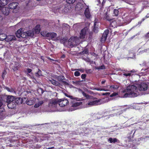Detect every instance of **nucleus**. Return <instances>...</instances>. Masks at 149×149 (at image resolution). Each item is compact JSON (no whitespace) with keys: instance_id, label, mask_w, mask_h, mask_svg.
Wrapping results in <instances>:
<instances>
[{"instance_id":"1","label":"nucleus","mask_w":149,"mask_h":149,"mask_svg":"<svg viewBox=\"0 0 149 149\" xmlns=\"http://www.w3.org/2000/svg\"><path fill=\"white\" fill-rule=\"evenodd\" d=\"M137 86L135 85H129L127 86L126 90L122 93L121 97H135L139 95L138 91Z\"/></svg>"},{"instance_id":"2","label":"nucleus","mask_w":149,"mask_h":149,"mask_svg":"<svg viewBox=\"0 0 149 149\" xmlns=\"http://www.w3.org/2000/svg\"><path fill=\"white\" fill-rule=\"evenodd\" d=\"M71 99V106L69 109L70 111H72L78 109L79 106L82 104V102L80 101L79 98L70 95L68 96Z\"/></svg>"},{"instance_id":"3","label":"nucleus","mask_w":149,"mask_h":149,"mask_svg":"<svg viewBox=\"0 0 149 149\" xmlns=\"http://www.w3.org/2000/svg\"><path fill=\"white\" fill-rule=\"evenodd\" d=\"M23 31V29H22L17 30L16 33L17 37L19 38L21 37L22 38H26L29 36L33 37L34 36L33 31H29L22 32Z\"/></svg>"},{"instance_id":"4","label":"nucleus","mask_w":149,"mask_h":149,"mask_svg":"<svg viewBox=\"0 0 149 149\" xmlns=\"http://www.w3.org/2000/svg\"><path fill=\"white\" fill-rule=\"evenodd\" d=\"M58 101V99H52L49 100L48 106L52 111H57L56 108Z\"/></svg>"},{"instance_id":"5","label":"nucleus","mask_w":149,"mask_h":149,"mask_svg":"<svg viewBox=\"0 0 149 149\" xmlns=\"http://www.w3.org/2000/svg\"><path fill=\"white\" fill-rule=\"evenodd\" d=\"M79 40L78 38L76 37H72L69 39L67 42V44L68 47H73L79 44Z\"/></svg>"},{"instance_id":"6","label":"nucleus","mask_w":149,"mask_h":149,"mask_svg":"<svg viewBox=\"0 0 149 149\" xmlns=\"http://www.w3.org/2000/svg\"><path fill=\"white\" fill-rule=\"evenodd\" d=\"M118 86L114 84L110 86L108 88V89H106L105 88L99 87L95 88V89L97 91H114L118 89Z\"/></svg>"},{"instance_id":"7","label":"nucleus","mask_w":149,"mask_h":149,"mask_svg":"<svg viewBox=\"0 0 149 149\" xmlns=\"http://www.w3.org/2000/svg\"><path fill=\"white\" fill-rule=\"evenodd\" d=\"M136 85L137 86L139 91H145L147 90L149 92V83L148 84H147L146 83L142 82L139 84L138 83L136 84Z\"/></svg>"},{"instance_id":"8","label":"nucleus","mask_w":149,"mask_h":149,"mask_svg":"<svg viewBox=\"0 0 149 149\" xmlns=\"http://www.w3.org/2000/svg\"><path fill=\"white\" fill-rule=\"evenodd\" d=\"M86 104V107L92 106L100 104L103 103L102 100L101 99L93 101H87Z\"/></svg>"},{"instance_id":"9","label":"nucleus","mask_w":149,"mask_h":149,"mask_svg":"<svg viewBox=\"0 0 149 149\" xmlns=\"http://www.w3.org/2000/svg\"><path fill=\"white\" fill-rule=\"evenodd\" d=\"M88 33L87 27H85L81 30L80 33V38L81 39H84Z\"/></svg>"},{"instance_id":"10","label":"nucleus","mask_w":149,"mask_h":149,"mask_svg":"<svg viewBox=\"0 0 149 149\" xmlns=\"http://www.w3.org/2000/svg\"><path fill=\"white\" fill-rule=\"evenodd\" d=\"M58 103L60 106L61 107H63L68 104V100L65 99H58Z\"/></svg>"},{"instance_id":"11","label":"nucleus","mask_w":149,"mask_h":149,"mask_svg":"<svg viewBox=\"0 0 149 149\" xmlns=\"http://www.w3.org/2000/svg\"><path fill=\"white\" fill-rule=\"evenodd\" d=\"M57 35L54 33H47V37L49 39L54 40L56 39Z\"/></svg>"},{"instance_id":"12","label":"nucleus","mask_w":149,"mask_h":149,"mask_svg":"<svg viewBox=\"0 0 149 149\" xmlns=\"http://www.w3.org/2000/svg\"><path fill=\"white\" fill-rule=\"evenodd\" d=\"M32 70L30 68H27V76L29 77L31 79H33V81L34 82H36V79L34 78L33 74L31 72Z\"/></svg>"},{"instance_id":"13","label":"nucleus","mask_w":149,"mask_h":149,"mask_svg":"<svg viewBox=\"0 0 149 149\" xmlns=\"http://www.w3.org/2000/svg\"><path fill=\"white\" fill-rule=\"evenodd\" d=\"M86 6V5L85 4H83L81 3H79L76 5L75 9L77 10H80L84 9L85 7Z\"/></svg>"},{"instance_id":"14","label":"nucleus","mask_w":149,"mask_h":149,"mask_svg":"<svg viewBox=\"0 0 149 149\" xmlns=\"http://www.w3.org/2000/svg\"><path fill=\"white\" fill-rule=\"evenodd\" d=\"M109 32V30H106L104 32L101 40V41L102 42H104L106 40Z\"/></svg>"},{"instance_id":"15","label":"nucleus","mask_w":149,"mask_h":149,"mask_svg":"<svg viewBox=\"0 0 149 149\" xmlns=\"http://www.w3.org/2000/svg\"><path fill=\"white\" fill-rule=\"evenodd\" d=\"M6 102L8 103L12 102H16L18 100L15 99L13 96H8L6 98Z\"/></svg>"},{"instance_id":"16","label":"nucleus","mask_w":149,"mask_h":149,"mask_svg":"<svg viewBox=\"0 0 149 149\" xmlns=\"http://www.w3.org/2000/svg\"><path fill=\"white\" fill-rule=\"evenodd\" d=\"M0 6L1 7V9L0 10V11H1L3 14L6 15H8L9 11V9L8 8H5L1 6Z\"/></svg>"},{"instance_id":"17","label":"nucleus","mask_w":149,"mask_h":149,"mask_svg":"<svg viewBox=\"0 0 149 149\" xmlns=\"http://www.w3.org/2000/svg\"><path fill=\"white\" fill-rule=\"evenodd\" d=\"M18 102L16 101V102H12L8 103L7 106L9 109H13L16 106V104H17Z\"/></svg>"},{"instance_id":"18","label":"nucleus","mask_w":149,"mask_h":149,"mask_svg":"<svg viewBox=\"0 0 149 149\" xmlns=\"http://www.w3.org/2000/svg\"><path fill=\"white\" fill-rule=\"evenodd\" d=\"M16 39L15 37L13 35H8L6 36V41L7 42H8L12 40H14Z\"/></svg>"},{"instance_id":"19","label":"nucleus","mask_w":149,"mask_h":149,"mask_svg":"<svg viewBox=\"0 0 149 149\" xmlns=\"http://www.w3.org/2000/svg\"><path fill=\"white\" fill-rule=\"evenodd\" d=\"M40 30V26L37 25L33 29L32 31H33L34 34H38L39 33Z\"/></svg>"},{"instance_id":"20","label":"nucleus","mask_w":149,"mask_h":149,"mask_svg":"<svg viewBox=\"0 0 149 149\" xmlns=\"http://www.w3.org/2000/svg\"><path fill=\"white\" fill-rule=\"evenodd\" d=\"M85 11L84 14L87 18H88L90 17V14L89 10L88 7L86 6L85 7Z\"/></svg>"},{"instance_id":"21","label":"nucleus","mask_w":149,"mask_h":149,"mask_svg":"<svg viewBox=\"0 0 149 149\" xmlns=\"http://www.w3.org/2000/svg\"><path fill=\"white\" fill-rule=\"evenodd\" d=\"M18 5L17 3H13L9 4L8 6L10 8L14 9L16 8Z\"/></svg>"},{"instance_id":"22","label":"nucleus","mask_w":149,"mask_h":149,"mask_svg":"<svg viewBox=\"0 0 149 149\" xmlns=\"http://www.w3.org/2000/svg\"><path fill=\"white\" fill-rule=\"evenodd\" d=\"M98 23V21L97 19H95V22L94 24V28L93 29L94 31L96 33L98 31L97 29V24Z\"/></svg>"},{"instance_id":"23","label":"nucleus","mask_w":149,"mask_h":149,"mask_svg":"<svg viewBox=\"0 0 149 149\" xmlns=\"http://www.w3.org/2000/svg\"><path fill=\"white\" fill-rule=\"evenodd\" d=\"M20 65L18 63H15L14 65L12 67L14 71H15L17 70L20 67Z\"/></svg>"},{"instance_id":"24","label":"nucleus","mask_w":149,"mask_h":149,"mask_svg":"<svg viewBox=\"0 0 149 149\" xmlns=\"http://www.w3.org/2000/svg\"><path fill=\"white\" fill-rule=\"evenodd\" d=\"M49 81L52 84L56 86H58L60 84L58 82L54 79L50 80Z\"/></svg>"},{"instance_id":"25","label":"nucleus","mask_w":149,"mask_h":149,"mask_svg":"<svg viewBox=\"0 0 149 149\" xmlns=\"http://www.w3.org/2000/svg\"><path fill=\"white\" fill-rule=\"evenodd\" d=\"M44 102L43 100H41L39 101L38 103H36L34 106V107L35 108L41 106Z\"/></svg>"},{"instance_id":"26","label":"nucleus","mask_w":149,"mask_h":149,"mask_svg":"<svg viewBox=\"0 0 149 149\" xmlns=\"http://www.w3.org/2000/svg\"><path fill=\"white\" fill-rule=\"evenodd\" d=\"M6 35L5 34L0 33V40L2 41L5 40H6Z\"/></svg>"},{"instance_id":"27","label":"nucleus","mask_w":149,"mask_h":149,"mask_svg":"<svg viewBox=\"0 0 149 149\" xmlns=\"http://www.w3.org/2000/svg\"><path fill=\"white\" fill-rule=\"evenodd\" d=\"M5 89H6L8 91L12 93H15V91L14 89L12 88H9L7 87H5Z\"/></svg>"},{"instance_id":"28","label":"nucleus","mask_w":149,"mask_h":149,"mask_svg":"<svg viewBox=\"0 0 149 149\" xmlns=\"http://www.w3.org/2000/svg\"><path fill=\"white\" fill-rule=\"evenodd\" d=\"M34 99H33V100H29L27 101L26 104L29 105H31L34 103Z\"/></svg>"},{"instance_id":"29","label":"nucleus","mask_w":149,"mask_h":149,"mask_svg":"<svg viewBox=\"0 0 149 149\" xmlns=\"http://www.w3.org/2000/svg\"><path fill=\"white\" fill-rule=\"evenodd\" d=\"M35 74L36 77H39L40 76L42 75L41 71L40 70H38V72L36 73Z\"/></svg>"},{"instance_id":"30","label":"nucleus","mask_w":149,"mask_h":149,"mask_svg":"<svg viewBox=\"0 0 149 149\" xmlns=\"http://www.w3.org/2000/svg\"><path fill=\"white\" fill-rule=\"evenodd\" d=\"M109 141H110L111 143H115L116 142H117V139L116 138H110L108 140Z\"/></svg>"},{"instance_id":"31","label":"nucleus","mask_w":149,"mask_h":149,"mask_svg":"<svg viewBox=\"0 0 149 149\" xmlns=\"http://www.w3.org/2000/svg\"><path fill=\"white\" fill-rule=\"evenodd\" d=\"M116 22L115 21H113L110 24V26L113 27H115L116 26Z\"/></svg>"},{"instance_id":"32","label":"nucleus","mask_w":149,"mask_h":149,"mask_svg":"<svg viewBox=\"0 0 149 149\" xmlns=\"http://www.w3.org/2000/svg\"><path fill=\"white\" fill-rule=\"evenodd\" d=\"M104 18L106 19L108 21H110L111 20V19L110 18L109 15L107 14V13H106L104 16Z\"/></svg>"},{"instance_id":"33","label":"nucleus","mask_w":149,"mask_h":149,"mask_svg":"<svg viewBox=\"0 0 149 149\" xmlns=\"http://www.w3.org/2000/svg\"><path fill=\"white\" fill-rule=\"evenodd\" d=\"M123 75L124 76H125L126 77H130L131 76L132 74L131 73L128 72L127 73L125 72H123Z\"/></svg>"},{"instance_id":"34","label":"nucleus","mask_w":149,"mask_h":149,"mask_svg":"<svg viewBox=\"0 0 149 149\" xmlns=\"http://www.w3.org/2000/svg\"><path fill=\"white\" fill-rule=\"evenodd\" d=\"M81 93L86 98L88 99L90 98V97L89 96V95L86 94L83 91H82Z\"/></svg>"},{"instance_id":"35","label":"nucleus","mask_w":149,"mask_h":149,"mask_svg":"<svg viewBox=\"0 0 149 149\" xmlns=\"http://www.w3.org/2000/svg\"><path fill=\"white\" fill-rule=\"evenodd\" d=\"M75 0H66V1L69 4H72L74 3Z\"/></svg>"},{"instance_id":"36","label":"nucleus","mask_w":149,"mask_h":149,"mask_svg":"<svg viewBox=\"0 0 149 149\" xmlns=\"http://www.w3.org/2000/svg\"><path fill=\"white\" fill-rule=\"evenodd\" d=\"M119 11L118 10L116 9H115L113 10L114 14L115 15L117 16L118 15Z\"/></svg>"},{"instance_id":"37","label":"nucleus","mask_w":149,"mask_h":149,"mask_svg":"<svg viewBox=\"0 0 149 149\" xmlns=\"http://www.w3.org/2000/svg\"><path fill=\"white\" fill-rule=\"evenodd\" d=\"M80 24L79 23H77L76 24H74L73 25V28L74 29H77V27H79V26Z\"/></svg>"},{"instance_id":"38","label":"nucleus","mask_w":149,"mask_h":149,"mask_svg":"<svg viewBox=\"0 0 149 149\" xmlns=\"http://www.w3.org/2000/svg\"><path fill=\"white\" fill-rule=\"evenodd\" d=\"M4 112V109L3 108H0V115H2Z\"/></svg>"},{"instance_id":"39","label":"nucleus","mask_w":149,"mask_h":149,"mask_svg":"<svg viewBox=\"0 0 149 149\" xmlns=\"http://www.w3.org/2000/svg\"><path fill=\"white\" fill-rule=\"evenodd\" d=\"M125 107H126V108H125V109H129L130 108H131L132 107V106H131V105H129L124 106L122 107L123 108H124Z\"/></svg>"},{"instance_id":"40","label":"nucleus","mask_w":149,"mask_h":149,"mask_svg":"<svg viewBox=\"0 0 149 149\" xmlns=\"http://www.w3.org/2000/svg\"><path fill=\"white\" fill-rule=\"evenodd\" d=\"M80 74V72L77 71H76L74 73V75L75 76L77 77L79 76Z\"/></svg>"},{"instance_id":"41","label":"nucleus","mask_w":149,"mask_h":149,"mask_svg":"<svg viewBox=\"0 0 149 149\" xmlns=\"http://www.w3.org/2000/svg\"><path fill=\"white\" fill-rule=\"evenodd\" d=\"M41 35L43 36L44 37H47V33L45 32H41Z\"/></svg>"},{"instance_id":"42","label":"nucleus","mask_w":149,"mask_h":149,"mask_svg":"<svg viewBox=\"0 0 149 149\" xmlns=\"http://www.w3.org/2000/svg\"><path fill=\"white\" fill-rule=\"evenodd\" d=\"M117 95H118V93H112V94H111L110 95V96L111 97H114V96H116Z\"/></svg>"},{"instance_id":"43","label":"nucleus","mask_w":149,"mask_h":149,"mask_svg":"<svg viewBox=\"0 0 149 149\" xmlns=\"http://www.w3.org/2000/svg\"><path fill=\"white\" fill-rule=\"evenodd\" d=\"M88 52V51L87 50V49H85V50H84L83 51V52H82V53L83 54H87Z\"/></svg>"},{"instance_id":"44","label":"nucleus","mask_w":149,"mask_h":149,"mask_svg":"<svg viewBox=\"0 0 149 149\" xmlns=\"http://www.w3.org/2000/svg\"><path fill=\"white\" fill-rule=\"evenodd\" d=\"M149 17V13L148 14L146 15V17H145V18H143L142 19V21H143L144 19H146L147 18H148Z\"/></svg>"},{"instance_id":"45","label":"nucleus","mask_w":149,"mask_h":149,"mask_svg":"<svg viewBox=\"0 0 149 149\" xmlns=\"http://www.w3.org/2000/svg\"><path fill=\"white\" fill-rule=\"evenodd\" d=\"M63 27H65L68 28L69 27V25L66 24H63Z\"/></svg>"},{"instance_id":"46","label":"nucleus","mask_w":149,"mask_h":149,"mask_svg":"<svg viewBox=\"0 0 149 149\" xmlns=\"http://www.w3.org/2000/svg\"><path fill=\"white\" fill-rule=\"evenodd\" d=\"M86 77V74H82L81 75V78L82 79H84Z\"/></svg>"},{"instance_id":"47","label":"nucleus","mask_w":149,"mask_h":149,"mask_svg":"<svg viewBox=\"0 0 149 149\" xmlns=\"http://www.w3.org/2000/svg\"><path fill=\"white\" fill-rule=\"evenodd\" d=\"M110 94V93H109L107 92V93H103V95H109Z\"/></svg>"},{"instance_id":"48","label":"nucleus","mask_w":149,"mask_h":149,"mask_svg":"<svg viewBox=\"0 0 149 149\" xmlns=\"http://www.w3.org/2000/svg\"><path fill=\"white\" fill-rule=\"evenodd\" d=\"M104 68H105V67H104V66H102L100 68V69H104Z\"/></svg>"},{"instance_id":"49","label":"nucleus","mask_w":149,"mask_h":149,"mask_svg":"<svg viewBox=\"0 0 149 149\" xmlns=\"http://www.w3.org/2000/svg\"><path fill=\"white\" fill-rule=\"evenodd\" d=\"M2 105V103L1 101L0 100V107Z\"/></svg>"},{"instance_id":"50","label":"nucleus","mask_w":149,"mask_h":149,"mask_svg":"<svg viewBox=\"0 0 149 149\" xmlns=\"http://www.w3.org/2000/svg\"><path fill=\"white\" fill-rule=\"evenodd\" d=\"M146 36L148 38L149 37V32L146 34Z\"/></svg>"},{"instance_id":"51","label":"nucleus","mask_w":149,"mask_h":149,"mask_svg":"<svg viewBox=\"0 0 149 149\" xmlns=\"http://www.w3.org/2000/svg\"><path fill=\"white\" fill-rule=\"evenodd\" d=\"M77 70H79V71H81L82 72H83L84 71V70H81V69H77Z\"/></svg>"},{"instance_id":"52","label":"nucleus","mask_w":149,"mask_h":149,"mask_svg":"<svg viewBox=\"0 0 149 149\" xmlns=\"http://www.w3.org/2000/svg\"><path fill=\"white\" fill-rule=\"evenodd\" d=\"M65 57V55L63 54L61 56V58H64Z\"/></svg>"},{"instance_id":"53","label":"nucleus","mask_w":149,"mask_h":149,"mask_svg":"<svg viewBox=\"0 0 149 149\" xmlns=\"http://www.w3.org/2000/svg\"><path fill=\"white\" fill-rule=\"evenodd\" d=\"M105 81H102V82H101V83L102 84H104V83L105 82Z\"/></svg>"},{"instance_id":"54","label":"nucleus","mask_w":149,"mask_h":149,"mask_svg":"<svg viewBox=\"0 0 149 149\" xmlns=\"http://www.w3.org/2000/svg\"><path fill=\"white\" fill-rule=\"evenodd\" d=\"M134 71H134V70H131V71H130V72H134Z\"/></svg>"},{"instance_id":"55","label":"nucleus","mask_w":149,"mask_h":149,"mask_svg":"<svg viewBox=\"0 0 149 149\" xmlns=\"http://www.w3.org/2000/svg\"><path fill=\"white\" fill-rule=\"evenodd\" d=\"M127 3L130 4H132L131 3H129V2H127Z\"/></svg>"},{"instance_id":"56","label":"nucleus","mask_w":149,"mask_h":149,"mask_svg":"<svg viewBox=\"0 0 149 149\" xmlns=\"http://www.w3.org/2000/svg\"><path fill=\"white\" fill-rule=\"evenodd\" d=\"M3 74H4V73H3V74L2 75V77L3 78L4 77V75H3Z\"/></svg>"},{"instance_id":"57","label":"nucleus","mask_w":149,"mask_h":149,"mask_svg":"<svg viewBox=\"0 0 149 149\" xmlns=\"http://www.w3.org/2000/svg\"><path fill=\"white\" fill-rule=\"evenodd\" d=\"M1 7L0 6V10L1 9Z\"/></svg>"},{"instance_id":"58","label":"nucleus","mask_w":149,"mask_h":149,"mask_svg":"<svg viewBox=\"0 0 149 149\" xmlns=\"http://www.w3.org/2000/svg\"><path fill=\"white\" fill-rule=\"evenodd\" d=\"M109 87V86H108L107 87L108 88L107 89H108V88H109V87Z\"/></svg>"},{"instance_id":"59","label":"nucleus","mask_w":149,"mask_h":149,"mask_svg":"<svg viewBox=\"0 0 149 149\" xmlns=\"http://www.w3.org/2000/svg\"><path fill=\"white\" fill-rule=\"evenodd\" d=\"M98 1H100V0H97Z\"/></svg>"},{"instance_id":"60","label":"nucleus","mask_w":149,"mask_h":149,"mask_svg":"<svg viewBox=\"0 0 149 149\" xmlns=\"http://www.w3.org/2000/svg\"><path fill=\"white\" fill-rule=\"evenodd\" d=\"M61 77H60L59 78H60Z\"/></svg>"},{"instance_id":"61","label":"nucleus","mask_w":149,"mask_h":149,"mask_svg":"<svg viewBox=\"0 0 149 149\" xmlns=\"http://www.w3.org/2000/svg\"><path fill=\"white\" fill-rule=\"evenodd\" d=\"M148 70H149V68H148Z\"/></svg>"},{"instance_id":"62","label":"nucleus","mask_w":149,"mask_h":149,"mask_svg":"<svg viewBox=\"0 0 149 149\" xmlns=\"http://www.w3.org/2000/svg\"><path fill=\"white\" fill-rule=\"evenodd\" d=\"M89 70L90 71L91 70Z\"/></svg>"},{"instance_id":"63","label":"nucleus","mask_w":149,"mask_h":149,"mask_svg":"<svg viewBox=\"0 0 149 149\" xmlns=\"http://www.w3.org/2000/svg\"><path fill=\"white\" fill-rule=\"evenodd\" d=\"M74 70H72V71H74Z\"/></svg>"}]
</instances>
